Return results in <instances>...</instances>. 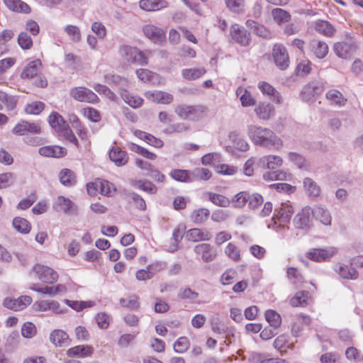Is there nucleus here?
Wrapping results in <instances>:
<instances>
[{"instance_id": "nucleus-1", "label": "nucleus", "mask_w": 363, "mask_h": 363, "mask_svg": "<svg viewBox=\"0 0 363 363\" xmlns=\"http://www.w3.org/2000/svg\"><path fill=\"white\" fill-rule=\"evenodd\" d=\"M248 136L256 145L273 147L279 149L283 145V141L272 130L257 125H249Z\"/></svg>"}, {"instance_id": "nucleus-2", "label": "nucleus", "mask_w": 363, "mask_h": 363, "mask_svg": "<svg viewBox=\"0 0 363 363\" xmlns=\"http://www.w3.org/2000/svg\"><path fill=\"white\" fill-rule=\"evenodd\" d=\"M121 57L128 63L139 66H145L149 63V57L152 52L149 50H141L136 47L122 45L119 48Z\"/></svg>"}, {"instance_id": "nucleus-3", "label": "nucleus", "mask_w": 363, "mask_h": 363, "mask_svg": "<svg viewBox=\"0 0 363 363\" xmlns=\"http://www.w3.org/2000/svg\"><path fill=\"white\" fill-rule=\"evenodd\" d=\"M206 110V107L201 105L188 106L182 104L177 106L174 111L180 118L184 120H199L204 116Z\"/></svg>"}, {"instance_id": "nucleus-4", "label": "nucleus", "mask_w": 363, "mask_h": 363, "mask_svg": "<svg viewBox=\"0 0 363 363\" xmlns=\"http://www.w3.org/2000/svg\"><path fill=\"white\" fill-rule=\"evenodd\" d=\"M338 253L335 247L328 246L320 248H311L306 253V257L308 259L315 262H328Z\"/></svg>"}, {"instance_id": "nucleus-5", "label": "nucleus", "mask_w": 363, "mask_h": 363, "mask_svg": "<svg viewBox=\"0 0 363 363\" xmlns=\"http://www.w3.org/2000/svg\"><path fill=\"white\" fill-rule=\"evenodd\" d=\"M70 96L79 102L96 104L100 102L95 92L85 86H75L70 89Z\"/></svg>"}, {"instance_id": "nucleus-6", "label": "nucleus", "mask_w": 363, "mask_h": 363, "mask_svg": "<svg viewBox=\"0 0 363 363\" xmlns=\"http://www.w3.org/2000/svg\"><path fill=\"white\" fill-rule=\"evenodd\" d=\"M33 271L43 283L52 284L58 281V273L50 267L36 264L33 267Z\"/></svg>"}, {"instance_id": "nucleus-7", "label": "nucleus", "mask_w": 363, "mask_h": 363, "mask_svg": "<svg viewBox=\"0 0 363 363\" xmlns=\"http://www.w3.org/2000/svg\"><path fill=\"white\" fill-rule=\"evenodd\" d=\"M272 56L277 67L281 70L287 69L290 63V59L286 48L281 43L273 45Z\"/></svg>"}, {"instance_id": "nucleus-8", "label": "nucleus", "mask_w": 363, "mask_h": 363, "mask_svg": "<svg viewBox=\"0 0 363 363\" xmlns=\"http://www.w3.org/2000/svg\"><path fill=\"white\" fill-rule=\"evenodd\" d=\"M194 252L196 255V258L205 263L213 261L218 252L216 249L209 243H200L194 247Z\"/></svg>"}, {"instance_id": "nucleus-9", "label": "nucleus", "mask_w": 363, "mask_h": 363, "mask_svg": "<svg viewBox=\"0 0 363 363\" xmlns=\"http://www.w3.org/2000/svg\"><path fill=\"white\" fill-rule=\"evenodd\" d=\"M12 133L16 135H24L28 133L39 134L41 133V126L38 122L21 120L13 128Z\"/></svg>"}, {"instance_id": "nucleus-10", "label": "nucleus", "mask_w": 363, "mask_h": 363, "mask_svg": "<svg viewBox=\"0 0 363 363\" xmlns=\"http://www.w3.org/2000/svg\"><path fill=\"white\" fill-rule=\"evenodd\" d=\"M293 213L294 207L291 203H282L277 210V213L274 216L273 219L275 223L284 225L290 222Z\"/></svg>"}, {"instance_id": "nucleus-11", "label": "nucleus", "mask_w": 363, "mask_h": 363, "mask_svg": "<svg viewBox=\"0 0 363 363\" xmlns=\"http://www.w3.org/2000/svg\"><path fill=\"white\" fill-rule=\"evenodd\" d=\"M230 35L237 43L242 46H247L251 41L250 33L244 27L236 23L230 26Z\"/></svg>"}, {"instance_id": "nucleus-12", "label": "nucleus", "mask_w": 363, "mask_h": 363, "mask_svg": "<svg viewBox=\"0 0 363 363\" xmlns=\"http://www.w3.org/2000/svg\"><path fill=\"white\" fill-rule=\"evenodd\" d=\"M32 301L31 296L25 295L21 296L18 298H6L4 300L3 305L9 309L18 311L25 309Z\"/></svg>"}, {"instance_id": "nucleus-13", "label": "nucleus", "mask_w": 363, "mask_h": 363, "mask_svg": "<svg viewBox=\"0 0 363 363\" xmlns=\"http://www.w3.org/2000/svg\"><path fill=\"white\" fill-rule=\"evenodd\" d=\"M311 324V318L303 313L297 314L291 325V333L294 337L300 336L306 328Z\"/></svg>"}, {"instance_id": "nucleus-14", "label": "nucleus", "mask_w": 363, "mask_h": 363, "mask_svg": "<svg viewBox=\"0 0 363 363\" xmlns=\"http://www.w3.org/2000/svg\"><path fill=\"white\" fill-rule=\"evenodd\" d=\"M32 309L35 312H46L51 311L55 313H62L59 302L55 300L37 301L33 304Z\"/></svg>"}, {"instance_id": "nucleus-15", "label": "nucleus", "mask_w": 363, "mask_h": 363, "mask_svg": "<svg viewBox=\"0 0 363 363\" xmlns=\"http://www.w3.org/2000/svg\"><path fill=\"white\" fill-rule=\"evenodd\" d=\"M143 31L145 35L157 43L165 42L166 33L162 28L152 24H147L143 26Z\"/></svg>"}, {"instance_id": "nucleus-16", "label": "nucleus", "mask_w": 363, "mask_h": 363, "mask_svg": "<svg viewBox=\"0 0 363 363\" xmlns=\"http://www.w3.org/2000/svg\"><path fill=\"white\" fill-rule=\"evenodd\" d=\"M254 112L259 120H268L275 114L274 106L268 101H259L255 105Z\"/></svg>"}, {"instance_id": "nucleus-17", "label": "nucleus", "mask_w": 363, "mask_h": 363, "mask_svg": "<svg viewBox=\"0 0 363 363\" xmlns=\"http://www.w3.org/2000/svg\"><path fill=\"white\" fill-rule=\"evenodd\" d=\"M50 342L55 346L58 347H65L70 345L71 339L69 335L60 329H55L51 331L49 336Z\"/></svg>"}, {"instance_id": "nucleus-18", "label": "nucleus", "mask_w": 363, "mask_h": 363, "mask_svg": "<svg viewBox=\"0 0 363 363\" xmlns=\"http://www.w3.org/2000/svg\"><path fill=\"white\" fill-rule=\"evenodd\" d=\"M257 87L264 96H267L270 100L276 104L282 102L281 94L269 83L267 82H260Z\"/></svg>"}, {"instance_id": "nucleus-19", "label": "nucleus", "mask_w": 363, "mask_h": 363, "mask_svg": "<svg viewBox=\"0 0 363 363\" xmlns=\"http://www.w3.org/2000/svg\"><path fill=\"white\" fill-rule=\"evenodd\" d=\"M145 96L154 103L161 104H169L174 99L171 94L160 90L147 91Z\"/></svg>"}, {"instance_id": "nucleus-20", "label": "nucleus", "mask_w": 363, "mask_h": 363, "mask_svg": "<svg viewBox=\"0 0 363 363\" xmlns=\"http://www.w3.org/2000/svg\"><path fill=\"white\" fill-rule=\"evenodd\" d=\"M311 208L306 206L300 210L293 220V224L296 229H304L309 226L311 222Z\"/></svg>"}, {"instance_id": "nucleus-21", "label": "nucleus", "mask_w": 363, "mask_h": 363, "mask_svg": "<svg viewBox=\"0 0 363 363\" xmlns=\"http://www.w3.org/2000/svg\"><path fill=\"white\" fill-rule=\"evenodd\" d=\"M94 353V347L88 345H80L68 349L66 354L69 357L86 358L91 357Z\"/></svg>"}, {"instance_id": "nucleus-22", "label": "nucleus", "mask_w": 363, "mask_h": 363, "mask_svg": "<svg viewBox=\"0 0 363 363\" xmlns=\"http://www.w3.org/2000/svg\"><path fill=\"white\" fill-rule=\"evenodd\" d=\"M283 164L281 157L277 155H265L259 158L258 165L262 169H268L274 170L280 167Z\"/></svg>"}, {"instance_id": "nucleus-23", "label": "nucleus", "mask_w": 363, "mask_h": 363, "mask_svg": "<svg viewBox=\"0 0 363 363\" xmlns=\"http://www.w3.org/2000/svg\"><path fill=\"white\" fill-rule=\"evenodd\" d=\"M356 45L352 43L337 42L334 45V52L340 57H350L356 50Z\"/></svg>"}, {"instance_id": "nucleus-24", "label": "nucleus", "mask_w": 363, "mask_h": 363, "mask_svg": "<svg viewBox=\"0 0 363 363\" xmlns=\"http://www.w3.org/2000/svg\"><path fill=\"white\" fill-rule=\"evenodd\" d=\"M38 152L43 157L61 158L67 155V150L58 145H48L40 147Z\"/></svg>"}, {"instance_id": "nucleus-25", "label": "nucleus", "mask_w": 363, "mask_h": 363, "mask_svg": "<svg viewBox=\"0 0 363 363\" xmlns=\"http://www.w3.org/2000/svg\"><path fill=\"white\" fill-rule=\"evenodd\" d=\"M138 5L142 10L151 12L167 8L168 3L165 0H140Z\"/></svg>"}, {"instance_id": "nucleus-26", "label": "nucleus", "mask_w": 363, "mask_h": 363, "mask_svg": "<svg viewBox=\"0 0 363 363\" xmlns=\"http://www.w3.org/2000/svg\"><path fill=\"white\" fill-rule=\"evenodd\" d=\"M164 268V264L162 262H157L147 266L146 269H138L135 272V278L138 281H146L152 277L151 270L160 271Z\"/></svg>"}, {"instance_id": "nucleus-27", "label": "nucleus", "mask_w": 363, "mask_h": 363, "mask_svg": "<svg viewBox=\"0 0 363 363\" xmlns=\"http://www.w3.org/2000/svg\"><path fill=\"white\" fill-rule=\"evenodd\" d=\"M309 47L311 52L318 59L324 58L329 51L327 43L320 40L313 39L311 40Z\"/></svg>"}, {"instance_id": "nucleus-28", "label": "nucleus", "mask_w": 363, "mask_h": 363, "mask_svg": "<svg viewBox=\"0 0 363 363\" xmlns=\"http://www.w3.org/2000/svg\"><path fill=\"white\" fill-rule=\"evenodd\" d=\"M109 158L118 167L123 166L128 162L127 152L117 146L113 147L109 151Z\"/></svg>"}, {"instance_id": "nucleus-29", "label": "nucleus", "mask_w": 363, "mask_h": 363, "mask_svg": "<svg viewBox=\"0 0 363 363\" xmlns=\"http://www.w3.org/2000/svg\"><path fill=\"white\" fill-rule=\"evenodd\" d=\"M186 236L192 242L207 241L211 238L210 232L205 228H192L188 230Z\"/></svg>"}, {"instance_id": "nucleus-30", "label": "nucleus", "mask_w": 363, "mask_h": 363, "mask_svg": "<svg viewBox=\"0 0 363 363\" xmlns=\"http://www.w3.org/2000/svg\"><path fill=\"white\" fill-rule=\"evenodd\" d=\"M315 31L326 37H333L336 31L333 26L327 21L318 20L313 23Z\"/></svg>"}, {"instance_id": "nucleus-31", "label": "nucleus", "mask_w": 363, "mask_h": 363, "mask_svg": "<svg viewBox=\"0 0 363 363\" xmlns=\"http://www.w3.org/2000/svg\"><path fill=\"white\" fill-rule=\"evenodd\" d=\"M4 4L11 11L16 13H30L31 8L21 0H3Z\"/></svg>"}, {"instance_id": "nucleus-32", "label": "nucleus", "mask_w": 363, "mask_h": 363, "mask_svg": "<svg viewBox=\"0 0 363 363\" xmlns=\"http://www.w3.org/2000/svg\"><path fill=\"white\" fill-rule=\"evenodd\" d=\"M42 67V62L40 60H35L29 62L23 69L21 77L22 79H32L38 75Z\"/></svg>"}, {"instance_id": "nucleus-33", "label": "nucleus", "mask_w": 363, "mask_h": 363, "mask_svg": "<svg viewBox=\"0 0 363 363\" xmlns=\"http://www.w3.org/2000/svg\"><path fill=\"white\" fill-rule=\"evenodd\" d=\"M119 304L121 307L130 311H138L140 308V298L135 294H129L120 298Z\"/></svg>"}, {"instance_id": "nucleus-34", "label": "nucleus", "mask_w": 363, "mask_h": 363, "mask_svg": "<svg viewBox=\"0 0 363 363\" xmlns=\"http://www.w3.org/2000/svg\"><path fill=\"white\" fill-rule=\"evenodd\" d=\"M311 301V296L307 291H297L290 299L289 303L292 307H306Z\"/></svg>"}, {"instance_id": "nucleus-35", "label": "nucleus", "mask_w": 363, "mask_h": 363, "mask_svg": "<svg viewBox=\"0 0 363 363\" xmlns=\"http://www.w3.org/2000/svg\"><path fill=\"white\" fill-rule=\"evenodd\" d=\"M73 203L72 201L63 196H59L53 203L52 208L57 212L68 214L72 211Z\"/></svg>"}, {"instance_id": "nucleus-36", "label": "nucleus", "mask_w": 363, "mask_h": 363, "mask_svg": "<svg viewBox=\"0 0 363 363\" xmlns=\"http://www.w3.org/2000/svg\"><path fill=\"white\" fill-rule=\"evenodd\" d=\"M59 179L60 183L67 187H70L77 184V177L75 173L67 168L62 169L59 173Z\"/></svg>"}, {"instance_id": "nucleus-37", "label": "nucleus", "mask_w": 363, "mask_h": 363, "mask_svg": "<svg viewBox=\"0 0 363 363\" xmlns=\"http://www.w3.org/2000/svg\"><path fill=\"white\" fill-rule=\"evenodd\" d=\"M236 94L240 97L241 104L244 107L256 105V100L252 94L245 88L239 86L236 90Z\"/></svg>"}, {"instance_id": "nucleus-38", "label": "nucleus", "mask_w": 363, "mask_h": 363, "mask_svg": "<svg viewBox=\"0 0 363 363\" xmlns=\"http://www.w3.org/2000/svg\"><path fill=\"white\" fill-rule=\"evenodd\" d=\"M210 211L206 208H199L190 213V219L195 224H202L208 220Z\"/></svg>"}, {"instance_id": "nucleus-39", "label": "nucleus", "mask_w": 363, "mask_h": 363, "mask_svg": "<svg viewBox=\"0 0 363 363\" xmlns=\"http://www.w3.org/2000/svg\"><path fill=\"white\" fill-rule=\"evenodd\" d=\"M327 100L330 104L337 106H345L347 99L345 98L342 94L337 89H330L325 94Z\"/></svg>"}, {"instance_id": "nucleus-40", "label": "nucleus", "mask_w": 363, "mask_h": 363, "mask_svg": "<svg viewBox=\"0 0 363 363\" xmlns=\"http://www.w3.org/2000/svg\"><path fill=\"white\" fill-rule=\"evenodd\" d=\"M12 225L14 229L21 234L29 233L32 228L30 223L20 216H16L13 219Z\"/></svg>"}, {"instance_id": "nucleus-41", "label": "nucleus", "mask_w": 363, "mask_h": 363, "mask_svg": "<svg viewBox=\"0 0 363 363\" xmlns=\"http://www.w3.org/2000/svg\"><path fill=\"white\" fill-rule=\"evenodd\" d=\"M312 213L313 217L319 220L321 223L324 225H329L331 223V216L329 211L322 207L321 206H315L313 211Z\"/></svg>"}, {"instance_id": "nucleus-42", "label": "nucleus", "mask_w": 363, "mask_h": 363, "mask_svg": "<svg viewBox=\"0 0 363 363\" xmlns=\"http://www.w3.org/2000/svg\"><path fill=\"white\" fill-rule=\"evenodd\" d=\"M335 270L344 279H355L358 277V272L355 268L345 264H340Z\"/></svg>"}, {"instance_id": "nucleus-43", "label": "nucleus", "mask_w": 363, "mask_h": 363, "mask_svg": "<svg viewBox=\"0 0 363 363\" xmlns=\"http://www.w3.org/2000/svg\"><path fill=\"white\" fill-rule=\"evenodd\" d=\"M272 16L273 20L279 26H281L284 23L290 21L291 19V16L289 12L280 8L273 9L272 10Z\"/></svg>"}, {"instance_id": "nucleus-44", "label": "nucleus", "mask_w": 363, "mask_h": 363, "mask_svg": "<svg viewBox=\"0 0 363 363\" xmlns=\"http://www.w3.org/2000/svg\"><path fill=\"white\" fill-rule=\"evenodd\" d=\"M273 346L281 354L286 353L288 350L293 348V344L289 342V337L285 335H279L274 340Z\"/></svg>"}, {"instance_id": "nucleus-45", "label": "nucleus", "mask_w": 363, "mask_h": 363, "mask_svg": "<svg viewBox=\"0 0 363 363\" xmlns=\"http://www.w3.org/2000/svg\"><path fill=\"white\" fill-rule=\"evenodd\" d=\"M206 196L211 202L218 206L228 207L230 204V200L224 195L208 191Z\"/></svg>"}, {"instance_id": "nucleus-46", "label": "nucleus", "mask_w": 363, "mask_h": 363, "mask_svg": "<svg viewBox=\"0 0 363 363\" xmlns=\"http://www.w3.org/2000/svg\"><path fill=\"white\" fill-rule=\"evenodd\" d=\"M169 176L179 182H191V172L186 169H174L170 171Z\"/></svg>"}, {"instance_id": "nucleus-47", "label": "nucleus", "mask_w": 363, "mask_h": 363, "mask_svg": "<svg viewBox=\"0 0 363 363\" xmlns=\"http://www.w3.org/2000/svg\"><path fill=\"white\" fill-rule=\"evenodd\" d=\"M206 73L204 67L184 69L182 71V77L189 81L196 80Z\"/></svg>"}, {"instance_id": "nucleus-48", "label": "nucleus", "mask_w": 363, "mask_h": 363, "mask_svg": "<svg viewBox=\"0 0 363 363\" xmlns=\"http://www.w3.org/2000/svg\"><path fill=\"white\" fill-rule=\"evenodd\" d=\"M80 113L84 118L93 123H99L101 119L100 111L94 107H84L81 109Z\"/></svg>"}, {"instance_id": "nucleus-49", "label": "nucleus", "mask_w": 363, "mask_h": 363, "mask_svg": "<svg viewBox=\"0 0 363 363\" xmlns=\"http://www.w3.org/2000/svg\"><path fill=\"white\" fill-rule=\"evenodd\" d=\"M121 97L127 104L134 108L140 107L143 104V99L142 98L135 96L126 90L123 91Z\"/></svg>"}, {"instance_id": "nucleus-50", "label": "nucleus", "mask_w": 363, "mask_h": 363, "mask_svg": "<svg viewBox=\"0 0 363 363\" xmlns=\"http://www.w3.org/2000/svg\"><path fill=\"white\" fill-rule=\"evenodd\" d=\"M133 186L149 194H156L157 191V186L150 181L146 179L135 180L133 182Z\"/></svg>"}, {"instance_id": "nucleus-51", "label": "nucleus", "mask_w": 363, "mask_h": 363, "mask_svg": "<svg viewBox=\"0 0 363 363\" xmlns=\"http://www.w3.org/2000/svg\"><path fill=\"white\" fill-rule=\"evenodd\" d=\"M303 186L310 196L316 198L320 194L319 186L311 178H305L303 180Z\"/></svg>"}, {"instance_id": "nucleus-52", "label": "nucleus", "mask_w": 363, "mask_h": 363, "mask_svg": "<svg viewBox=\"0 0 363 363\" xmlns=\"http://www.w3.org/2000/svg\"><path fill=\"white\" fill-rule=\"evenodd\" d=\"M192 182L193 181H207L212 177L211 172L206 168L197 167L191 172Z\"/></svg>"}, {"instance_id": "nucleus-53", "label": "nucleus", "mask_w": 363, "mask_h": 363, "mask_svg": "<svg viewBox=\"0 0 363 363\" xmlns=\"http://www.w3.org/2000/svg\"><path fill=\"white\" fill-rule=\"evenodd\" d=\"M246 25L251 28H253L254 33L262 38H270L271 33L268 28L264 26L258 24L254 21L247 20Z\"/></svg>"}, {"instance_id": "nucleus-54", "label": "nucleus", "mask_w": 363, "mask_h": 363, "mask_svg": "<svg viewBox=\"0 0 363 363\" xmlns=\"http://www.w3.org/2000/svg\"><path fill=\"white\" fill-rule=\"evenodd\" d=\"M66 305L69 306L71 308L76 311H81L84 308H91L94 306V302L92 301H73V300H65Z\"/></svg>"}, {"instance_id": "nucleus-55", "label": "nucleus", "mask_w": 363, "mask_h": 363, "mask_svg": "<svg viewBox=\"0 0 363 363\" xmlns=\"http://www.w3.org/2000/svg\"><path fill=\"white\" fill-rule=\"evenodd\" d=\"M318 86H316L313 82L307 84L302 89L301 92V96L304 101H309L314 98L317 94Z\"/></svg>"}, {"instance_id": "nucleus-56", "label": "nucleus", "mask_w": 363, "mask_h": 363, "mask_svg": "<svg viewBox=\"0 0 363 363\" xmlns=\"http://www.w3.org/2000/svg\"><path fill=\"white\" fill-rule=\"evenodd\" d=\"M225 4L231 12L242 13L245 11V0H225Z\"/></svg>"}, {"instance_id": "nucleus-57", "label": "nucleus", "mask_w": 363, "mask_h": 363, "mask_svg": "<svg viewBox=\"0 0 363 363\" xmlns=\"http://www.w3.org/2000/svg\"><path fill=\"white\" fill-rule=\"evenodd\" d=\"M98 182L99 183H96L95 184L97 185V184H99L98 185L101 186V187H100V194L107 197H111L114 195L116 191V189L113 184L102 179L101 182Z\"/></svg>"}, {"instance_id": "nucleus-58", "label": "nucleus", "mask_w": 363, "mask_h": 363, "mask_svg": "<svg viewBox=\"0 0 363 363\" xmlns=\"http://www.w3.org/2000/svg\"><path fill=\"white\" fill-rule=\"evenodd\" d=\"M72 122L78 136L83 140H87L88 130L80 119L77 116H74Z\"/></svg>"}, {"instance_id": "nucleus-59", "label": "nucleus", "mask_w": 363, "mask_h": 363, "mask_svg": "<svg viewBox=\"0 0 363 363\" xmlns=\"http://www.w3.org/2000/svg\"><path fill=\"white\" fill-rule=\"evenodd\" d=\"M225 254L233 261L239 262L241 259L239 248L233 242H229L225 248Z\"/></svg>"}, {"instance_id": "nucleus-60", "label": "nucleus", "mask_w": 363, "mask_h": 363, "mask_svg": "<svg viewBox=\"0 0 363 363\" xmlns=\"http://www.w3.org/2000/svg\"><path fill=\"white\" fill-rule=\"evenodd\" d=\"M45 108V104L42 101H37L27 104L25 106V111L27 114L38 115Z\"/></svg>"}, {"instance_id": "nucleus-61", "label": "nucleus", "mask_w": 363, "mask_h": 363, "mask_svg": "<svg viewBox=\"0 0 363 363\" xmlns=\"http://www.w3.org/2000/svg\"><path fill=\"white\" fill-rule=\"evenodd\" d=\"M50 125L56 130H62L66 124L63 118L57 112H52L48 117Z\"/></svg>"}, {"instance_id": "nucleus-62", "label": "nucleus", "mask_w": 363, "mask_h": 363, "mask_svg": "<svg viewBox=\"0 0 363 363\" xmlns=\"http://www.w3.org/2000/svg\"><path fill=\"white\" fill-rule=\"evenodd\" d=\"M265 318L267 321L269 323V325L274 328H277L281 325V318L280 315L273 310H268L265 313Z\"/></svg>"}, {"instance_id": "nucleus-63", "label": "nucleus", "mask_w": 363, "mask_h": 363, "mask_svg": "<svg viewBox=\"0 0 363 363\" xmlns=\"http://www.w3.org/2000/svg\"><path fill=\"white\" fill-rule=\"evenodd\" d=\"M37 334V328L34 323L28 321L23 324L21 327V335L25 338H32Z\"/></svg>"}, {"instance_id": "nucleus-64", "label": "nucleus", "mask_w": 363, "mask_h": 363, "mask_svg": "<svg viewBox=\"0 0 363 363\" xmlns=\"http://www.w3.org/2000/svg\"><path fill=\"white\" fill-rule=\"evenodd\" d=\"M345 356L347 359L351 362H363V354L357 348L350 347L345 351Z\"/></svg>"}]
</instances>
